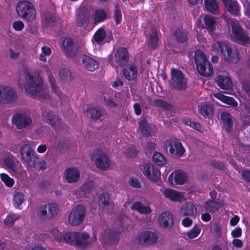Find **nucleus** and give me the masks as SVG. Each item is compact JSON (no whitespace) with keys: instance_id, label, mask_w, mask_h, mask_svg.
<instances>
[{"instance_id":"obj_1","label":"nucleus","mask_w":250,"mask_h":250,"mask_svg":"<svg viewBox=\"0 0 250 250\" xmlns=\"http://www.w3.org/2000/svg\"><path fill=\"white\" fill-rule=\"evenodd\" d=\"M89 237V235L88 233L78 232H67L62 236L65 243L83 249L91 246L96 242L97 238L95 235L90 241H87Z\"/></svg>"},{"instance_id":"obj_2","label":"nucleus","mask_w":250,"mask_h":250,"mask_svg":"<svg viewBox=\"0 0 250 250\" xmlns=\"http://www.w3.org/2000/svg\"><path fill=\"white\" fill-rule=\"evenodd\" d=\"M25 83L22 85L19 83L21 88H24V90L31 96H36L40 93L42 88V81L39 76H34L29 73L25 76Z\"/></svg>"},{"instance_id":"obj_3","label":"nucleus","mask_w":250,"mask_h":250,"mask_svg":"<svg viewBox=\"0 0 250 250\" xmlns=\"http://www.w3.org/2000/svg\"><path fill=\"white\" fill-rule=\"evenodd\" d=\"M194 58L197 70L200 75L208 77L212 74L213 67L202 51L196 50L194 53Z\"/></svg>"},{"instance_id":"obj_4","label":"nucleus","mask_w":250,"mask_h":250,"mask_svg":"<svg viewBox=\"0 0 250 250\" xmlns=\"http://www.w3.org/2000/svg\"><path fill=\"white\" fill-rule=\"evenodd\" d=\"M16 9L18 15L29 22H32L35 19L36 9L31 2L20 1L17 4Z\"/></svg>"},{"instance_id":"obj_5","label":"nucleus","mask_w":250,"mask_h":250,"mask_svg":"<svg viewBox=\"0 0 250 250\" xmlns=\"http://www.w3.org/2000/svg\"><path fill=\"white\" fill-rule=\"evenodd\" d=\"M230 24L234 41L243 45L250 43V37L247 31L240 25L239 21L234 19L230 21Z\"/></svg>"},{"instance_id":"obj_6","label":"nucleus","mask_w":250,"mask_h":250,"mask_svg":"<svg viewBox=\"0 0 250 250\" xmlns=\"http://www.w3.org/2000/svg\"><path fill=\"white\" fill-rule=\"evenodd\" d=\"M20 155L21 160L28 167L33 168L36 167L39 159L31 145L29 144L22 145L20 148Z\"/></svg>"},{"instance_id":"obj_7","label":"nucleus","mask_w":250,"mask_h":250,"mask_svg":"<svg viewBox=\"0 0 250 250\" xmlns=\"http://www.w3.org/2000/svg\"><path fill=\"white\" fill-rule=\"evenodd\" d=\"M59 211L58 205L55 203L42 205L37 208L36 215L41 220H49L56 216Z\"/></svg>"},{"instance_id":"obj_8","label":"nucleus","mask_w":250,"mask_h":250,"mask_svg":"<svg viewBox=\"0 0 250 250\" xmlns=\"http://www.w3.org/2000/svg\"><path fill=\"white\" fill-rule=\"evenodd\" d=\"M86 214L85 207L82 205L76 206L71 211L68 222L72 226H78L83 221Z\"/></svg>"},{"instance_id":"obj_9","label":"nucleus","mask_w":250,"mask_h":250,"mask_svg":"<svg viewBox=\"0 0 250 250\" xmlns=\"http://www.w3.org/2000/svg\"><path fill=\"white\" fill-rule=\"evenodd\" d=\"M170 75L169 83L173 88L183 90L187 88L186 80L181 70L172 68L170 71Z\"/></svg>"},{"instance_id":"obj_10","label":"nucleus","mask_w":250,"mask_h":250,"mask_svg":"<svg viewBox=\"0 0 250 250\" xmlns=\"http://www.w3.org/2000/svg\"><path fill=\"white\" fill-rule=\"evenodd\" d=\"M164 147L166 150L169 147L170 153L177 158L183 157L186 152L181 142L176 139L166 140L164 142Z\"/></svg>"},{"instance_id":"obj_11","label":"nucleus","mask_w":250,"mask_h":250,"mask_svg":"<svg viewBox=\"0 0 250 250\" xmlns=\"http://www.w3.org/2000/svg\"><path fill=\"white\" fill-rule=\"evenodd\" d=\"M92 159L95 162L98 168L102 170H107L110 165V161L106 154L102 150L97 148L92 155Z\"/></svg>"},{"instance_id":"obj_12","label":"nucleus","mask_w":250,"mask_h":250,"mask_svg":"<svg viewBox=\"0 0 250 250\" xmlns=\"http://www.w3.org/2000/svg\"><path fill=\"white\" fill-rule=\"evenodd\" d=\"M129 57L126 49L120 47L118 49L114 57L110 58L109 63L114 68L124 66L128 61Z\"/></svg>"},{"instance_id":"obj_13","label":"nucleus","mask_w":250,"mask_h":250,"mask_svg":"<svg viewBox=\"0 0 250 250\" xmlns=\"http://www.w3.org/2000/svg\"><path fill=\"white\" fill-rule=\"evenodd\" d=\"M12 123L18 129L28 128L32 123L31 116L26 113H17L12 117Z\"/></svg>"},{"instance_id":"obj_14","label":"nucleus","mask_w":250,"mask_h":250,"mask_svg":"<svg viewBox=\"0 0 250 250\" xmlns=\"http://www.w3.org/2000/svg\"><path fill=\"white\" fill-rule=\"evenodd\" d=\"M139 129L142 136L145 137L151 136L157 131L156 126L149 123L146 118L141 117L138 121Z\"/></svg>"},{"instance_id":"obj_15","label":"nucleus","mask_w":250,"mask_h":250,"mask_svg":"<svg viewBox=\"0 0 250 250\" xmlns=\"http://www.w3.org/2000/svg\"><path fill=\"white\" fill-rule=\"evenodd\" d=\"M61 49L65 55L69 58L75 57L78 51L77 44L69 37L65 38Z\"/></svg>"},{"instance_id":"obj_16","label":"nucleus","mask_w":250,"mask_h":250,"mask_svg":"<svg viewBox=\"0 0 250 250\" xmlns=\"http://www.w3.org/2000/svg\"><path fill=\"white\" fill-rule=\"evenodd\" d=\"M46 118L48 121L47 123L49 124L56 132H60L66 128V125L61 121V119L56 116L53 111L48 112Z\"/></svg>"},{"instance_id":"obj_17","label":"nucleus","mask_w":250,"mask_h":250,"mask_svg":"<svg viewBox=\"0 0 250 250\" xmlns=\"http://www.w3.org/2000/svg\"><path fill=\"white\" fill-rule=\"evenodd\" d=\"M98 201L99 205L106 213H110L112 212L114 208V202L108 193L104 192L100 194L98 197Z\"/></svg>"},{"instance_id":"obj_18","label":"nucleus","mask_w":250,"mask_h":250,"mask_svg":"<svg viewBox=\"0 0 250 250\" xmlns=\"http://www.w3.org/2000/svg\"><path fill=\"white\" fill-rule=\"evenodd\" d=\"M17 99V94L12 88L1 85V102L3 104H12Z\"/></svg>"},{"instance_id":"obj_19","label":"nucleus","mask_w":250,"mask_h":250,"mask_svg":"<svg viewBox=\"0 0 250 250\" xmlns=\"http://www.w3.org/2000/svg\"><path fill=\"white\" fill-rule=\"evenodd\" d=\"M143 173L146 178L153 182H158L160 178V172L153 164H145L143 167Z\"/></svg>"},{"instance_id":"obj_20","label":"nucleus","mask_w":250,"mask_h":250,"mask_svg":"<svg viewBox=\"0 0 250 250\" xmlns=\"http://www.w3.org/2000/svg\"><path fill=\"white\" fill-rule=\"evenodd\" d=\"M158 239V236L155 232L147 230L139 235L138 242L142 245L148 246L156 243Z\"/></svg>"},{"instance_id":"obj_21","label":"nucleus","mask_w":250,"mask_h":250,"mask_svg":"<svg viewBox=\"0 0 250 250\" xmlns=\"http://www.w3.org/2000/svg\"><path fill=\"white\" fill-rule=\"evenodd\" d=\"M90 14L86 9L79 10L76 17V23L78 26L85 28L89 23Z\"/></svg>"},{"instance_id":"obj_22","label":"nucleus","mask_w":250,"mask_h":250,"mask_svg":"<svg viewBox=\"0 0 250 250\" xmlns=\"http://www.w3.org/2000/svg\"><path fill=\"white\" fill-rule=\"evenodd\" d=\"M187 180L186 173L181 170H177L172 172L168 177V181L171 184L174 183L176 185H182Z\"/></svg>"},{"instance_id":"obj_23","label":"nucleus","mask_w":250,"mask_h":250,"mask_svg":"<svg viewBox=\"0 0 250 250\" xmlns=\"http://www.w3.org/2000/svg\"><path fill=\"white\" fill-rule=\"evenodd\" d=\"M220 118L223 127L227 132H230L233 130V121L232 116L228 112L223 111L221 113Z\"/></svg>"},{"instance_id":"obj_24","label":"nucleus","mask_w":250,"mask_h":250,"mask_svg":"<svg viewBox=\"0 0 250 250\" xmlns=\"http://www.w3.org/2000/svg\"><path fill=\"white\" fill-rule=\"evenodd\" d=\"M228 11L231 15L238 16L240 15V6L235 0H221Z\"/></svg>"},{"instance_id":"obj_25","label":"nucleus","mask_w":250,"mask_h":250,"mask_svg":"<svg viewBox=\"0 0 250 250\" xmlns=\"http://www.w3.org/2000/svg\"><path fill=\"white\" fill-rule=\"evenodd\" d=\"M64 174L65 176V179L68 183H76L80 179V171L75 167L67 168Z\"/></svg>"},{"instance_id":"obj_26","label":"nucleus","mask_w":250,"mask_h":250,"mask_svg":"<svg viewBox=\"0 0 250 250\" xmlns=\"http://www.w3.org/2000/svg\"><path fill=\"white\" fill-rule=\"evenodd\" d=\"M173 216L172 213L166 211L162 212L158 218V222L160 225L167 228L169 226L171 228L173 224Z\"/></svg>"},{"instance_id":"obj_27","label":"nucleus","mask_w":250,"mask_h":250,"mask_svg":"<svg viewBox=\"0 0 250 250\" xmlns=\"http://www.w3.org/2000/svg\"><path fill=\"white\" fill-rule=\"evenodd\" d=\"M138 68L134 63L128 64L123 69L125 77L129 81L135 79L137 76Z\"/></svg>"},{"instance_id":"obj_28","label":"nucleus","mask_w":250,"mask_h":250,"mask_svg":"<svg viewBox=\"0 0 250 250\" xmlns=\"http://www.w3.org/2000/svg\"><path fill=\"white\" fill-rule=\"evenodd\" d=\"M82 62L83 64V67L87 70L91 72L94 71L99 67V62L95 59L86 55H83Z\"/></svg>"},{"instance_id":"obj_29","label":"nucleus","mask_w":250,"mask_h":250,"mask_svg":"<svg viewBox=\"0 0 250 250\" xmlns=\"http://www.w3.org/2000/svg\"><path fill=\"white\" fill-rule=\"evenodd\" d=\"M87 115L94 121H97L105 113V111L102 107L89 106L86 109Z\"/></svg>"},{"instance_id":"obj_30","label":"nucleus","mask_w":250,"mask_h":250,"mask_svg":"<svg viewBox=\"0 0 250 250\" xmlns=\"http://www.w3.org/2000/svg\"><path fill=\"white\" fill-rule=\"evenodd\" d=\"M218 86L221 89L229 90L232 88L231 79L226 76L219 75L216 80Z\"/></svg>"},{"instance_id":"obj_31","label":"nucleus","mask_w":250,"mask_h":250,"mask_svg":"<svg viewBox=\"0 0 250 250\" xmlns=\"http://www.w3.org/2000/svg\"><path fill=\"white\" fill-rule=\"evenodd\" d=\"M163 194L166 198L172 201H180L182 199L180 192L170 188H165Z\"/></svg>"},{"instance_id":"obj_32","label":"nucleus","mask_w":250,"mask_h":250,"mask_svg":"<svg viewBox=\"0 0 250 250\" xmlns=\"http://www.w3.org/2000/svg\"><path fill=\"white\" fill-rule=\"evenodd\" d=\"M204 23L205 24L204 28L208 32H213L216 29L217 21L214 17L213 16L206 15L203 18Z\"/></svg>"},{"instance_id":"obj_33","label":"nucleus","mask_w":250,"mask_h":250,"mask_svg":"<svg viewBox=\"0 0 250 250\" xmlns=\"http://www.w3.org/2000/svg\"><path fill=\"white\" fill-rule=\"evenodd\" d=\"M158 34L157 30L151 29V34L150 35L147 43L148 46L153 50H155L158 46Z\"/></svg>"},{"instance_id":"obj_34","label":"nucleus","mask_w":250,"mask_h":250,"mask_svg":"<svg viewBox=\"0 0 250 250\" xmlns=\"http://www.w3.org/2000/svg\"><path fill=\"white\" fill-rule=\"evenodd\" d=\"M131 208L143 214H148L151 212V209L149 207L143 206L141 202L139 201L134 202Z\"/></svg>"},{"instance_id":"obj_35","label":"nucleus","mask_w":250,"mask_h":250,"mask_svg":"<svg viewBox=\"0 0 250 250\" xmlns=\"http://www.w3.org/2000/svg\"><path fill=\"white\" fill-rule=\"evenodd\" d=\"M204 207L207 211L213 213L220 208V204L213 199L208 200L206 202Z\"/></svg>"},{"instance_id":"obj_36","label":"nucleus","mask_w":250,"mask_h":250,"mask_svg":"<svg viewBox=\"0 0 250 250\" xmlns=\"http://www.w3.org/2000/svg\"><path fill=\"white\" fill-rule=\"evenodd\" d=\"M3 161L4 165L9 169L12 174L18 172V167L13 158L9 157H4Z\"/></svg>"},{"instance_id":"obj_37","label":"nucleus","mask_w":250,"mask_h":250,"mask_svg":"<svg viewBox=\"0 0 250 250\" xmlns=\"http://www.w3.org/2000/svg\"><path fill=\"white\" fill-rule=\"evenodd\" d=\"M107 13L103 9H98L95 11L93 15V19L95 23H100L106 19Z\"/></svg>"},{"instance_id":"obj_38","label":"nucleus","mask_w":250,"mask_h":250,"mask_svg":"<svg viewBox=\"0 0 250 250\" xmlns=\"http://www.w3.org/2000/svg\"><path fill=\"white\" fill-rule=\"evenodd\" d=\"M214 47L216 49L217 52H220L221 54L226 57V53L230 46H229L226 42L217 41L214 44Z\"/></svg>"},{"instance_id":"obj_39","label":"nucleus","mask_w":250,"mask_h":250,"mask_svg":"<svg viewBox=\"0 0 250 250\" xmlns=\"http://www.w3.org/2000/svg\"><path fill=\"white\" fill-rule=\"evenodd\" d=\"M173 36L179 42H185L188 40L187 32L182 29H176Z\"/></svg>"},{"instance_id":"obj_40","label":"nucleus","mask_w":250,"mask_h":250,"mask_svg":"<svg viewBox=\"0 0 250 250\" xmlns=\"http://www.w3.org/2000/svg\"><path fill=\"white\" fill-rule=\"evenodd\" d=\"M205 6L212 14H216L218 12V6L216 0H205Z\"/></svg>"},{"instance_id":"obj_41","label":"nucleus","mask_w":250,"mask_h":250,"mask_svg":"<svg viewBox=\"0 0 250 250\" xmlns=\"http://www.w3.org/2000/svg\"><path fill=\"white\" fill-rule=\"evenodd\" d=\"M154 163L158 166H163L166 163L165 157L161 153L155 151L152 156Z\"/></svg>"},{"instance_id":"obj_42","label":"nucleus","mask_w":250,"mask_h":250,"mask_svg":"<svg viewBox=\"0 0 250 250\" xmlns=\"http://www.w3.org/2000/svg\"><path fill=\"white\" fill-rule=\"evenodd\" d=\"M106 37V33L104 28H99L94 33L93 39L94 41L99 43L103 42Z\"/></svg>"},{"instance_id":"obj_43","label":"nucleus","mask_w":250,"mask_h":250,"mask_svg":"<svg viewBox=\"0 0 250 250\" xmlns=\"http://www.w3.org/2000/svg\"><path fill=\"white\" fill-rule=\"evenodd\" d=\"M225 57L228 62L236 63L239 61L238 54L236 51H233L231 47Z\"/></svg>"},{"instance_id":"obj_44","label":"nucleus","mask_w":250,"mask_h":250,"mask_svg":"<svg viewBox=\"0 0 250 250\" xmlns=\"http://www.w3.org/2000/svg\"><path fill=\"white\" fill-rule=\"evenodd\" d=\"M121 232L117 230L109 229L107 232V237L111 243L118 242L120 239Z\"/></svg>"},{"instance_id":"obj_45","label":"nucleus","mask_w":250,"mask_h":250,"mask_svg":"<svg viewBox=\"0 0 250 250\" xmlns=\"http://www.w3.org/2000/svg\"><path fill=\"white\" fill-rule=\"evenodd\" d=\"M183 211L185 216H193L197 212V208L192 204H187L184 206Z\"/></svg>"},{"instance_id":"obj_46","label":"nucleus","mask_w":250,"mask_h":250,"mask_svg":"<svg viewBox=\"0 0 250 250\" xmlns=\"http://www.w3.org/2000/svg\"><path fill=\"white\" fill-rule=\"evenodd\" d=\"M20 216L18 214L11 213L7 216L4 220V224L8 227L13 226L15 222L20 218Z\"/></svg>"},{"instance_id":"obj_47","label":"nucleus","mask_w":250,"mask_h":250,"mask_svg":"<svg viewBox=\"0 0 250 250\" xmlns=\"http://www.w3.org/2000/svg\"><path fill=\"white\" fill-rule=\"evenodd\" d=\"M60 76L63 82H70L73 79L72 73L66 68H63L60 70Z\"/></svg>"},{"instance_id":"obj_48","label":"nucleus","mask_w":250,"mask_h":250,"mask_svg":"<svg viewBox=\"0 0 250 250\" xmlns=\"http://www.w3.org/2000/svg\"><path fill=\"white\" fill-rule=\"evenodd\" d=\"M200 113L204 116H208L213 112V106L208 104L202 105L199 109Z\"/></svg>"},{"instance_id":"obj_49","label":"nucleus","mask_w":250,"mask_h":250,"mask_svg":"<svg viewBox=\"0 0 250 250\" xmlns=\"http://www.w3.org/2000/svg\"><path fill=\"white\" fill-rule=\"evenodd\" d=\"M153 103L155 106L161 107L165 110H169L171 108V105L169 104L162 100H154Z\"/></svg>"},{"instance_id":"obj_50","label":"nucleus","mask_w":250,"mask_h":250,"mask_svg":"<svg viewBox=\"0 0 250 250\" xmlns=\"http://www.w3.org/2000/svg\"><path fill=\"white\" fill-rule=\"evenodd\" d=\"M1 180L9 188L12 187L15 183L14 179L5 173H1Z\"/></svg>"},{"instance_id":"obj_51","label":"nucleus","mask_w":250,"mask_h":250,"mask_svg":"<svg viewBox=\"0 0 250 250\" xmlns=\"http://www.w3.org/2000/svg\"><path fill=\"white\" fill-rule=\"evenodd\" d=\"M114 19L116 25H118L121 23L122 15L121 10L118 4L115 5L114 14Z\"/></svg>"},{"instance_id":"obj_52","label":"nucleus","mask_w":250,"mask_h":250,"mask_svg":"<svg viewBox=\"0 0 250 250\" xmlns=\"http://www.w3.org/2000/svg\"><path fill=\"white\" fill-rule=\"evenodd\" d=\"M200 231V228L197 225H195L190 231L187 233V235L189 238L193 239L199 235Z\"/></svg>"},{"instance_id":"obj_53","label":"nucleus","mask_w":250,"mask_h":250,"mask_svg":"<svg viewBox=\"0 0 250 250\" xmlns=\"http://www.w3.org/2000/svg\"><path fill=\"white\" fill-rule=\"evenodd\" d=\"M23 194L21 192H16L13 197V202L16 207H19L24 202Z\"/></svg>"},{"instance_id":"obj_54","label":"nucleus","mask_w":250,"mask_h":250,"mask_svg":"<svg viewBox=\"0 0 250 250\" xmlns=\"http://www.w3.org/2000/svg\"><path fill=\"white\" fill-rule=\"evenodd\" d=\"M37 99L43 103H47L50 99V96L47 90L43 89L37 96Z\"/></svg>"},{"instance_id":"obj_55","label":"nucleus","mask_w":250,"mask_h":250,"mask_svg":"<svg viewBox=\"0 0 250 250\" xmlns=\"http://www.w3.org/2000/svg\"><path fill=\"white\" fill-rule=\"evenodd\" d=\"M94 183L92 181H88L85 182L81 187L82 190L85 192H89L92 190Z\"/></svg>"},{"instance_id":"obj_56","label":"nucleus","mask_w":250,"mask_h":250,"mask_svg":"<svg viewBox=\"0 0 250 250\" xmlns=\"http://www.w3.org/2000/svg\"><path fill=\"white\" fill-rule=\"evenodd\" d=\"M45 22L49 25H53L56 22L55 16L49 13H47L45 16Z\"/></svg>"},{"instance_id":"obj_57","label":"nucleus","mask_w":250,"mask_h":250,"mask_svg":"<svg viewBox=\"0 0 250 250\" xmlns=\"http://www.w3.org/2000/svg\"><path fill=\"white\" fill-rule=\"evenodd\" d=\"M223 103L233 107H236L238 105V103L233 98L227 96H226Z\"/></svg>"},{"instance_id":"obj_58","label":"nucleus","mask_w":250,"mask_h":250,"mask_svg":"<svg viewBox=\"0 0 250 250\" xmlns=\"http://www.w3.org/2000/svg\"><path fill=\"white\" fill-rule=\"evenodd\" d=\"M12 26L16 31H21L24 27V24L22 21H17L13 22Z\"/></svg>"},{"instance_id":"obj_59","label":"nucleus","mask_w":250,"mask_h":250,"mask_svg":"<svg viewBox=\"0 0 250 250\" xmlns=\"http://www.w3.org/2000/svg\"><path fill=\"white\" fill-rule=\"evenodd\" d=\"M49 83L51 85L52 90L53 92L59 95V91L58 90V87L57 85H56V81L55 79L52 77H49Z\"/></svg>"},{"instance_id":"obj_60","label":"nucleus","mask_w":250,"mask_h":250,"mask_svg":"<svg viewBox=\"0 0 250 250\" xmlns=\"http://www.w3.org/2000/svg\"><path fill=\"white\" fill-rule=\"evenodd\" d=\"M211 165L214 167L220 169L221 170H225L226 169L225 166L223 163L217 161H213L211 162Z\"/></svg>"},{"instance_id":"obj_61","label":"nucleus","mask_w":250,"mask_h":250,"mask_svg":"<svg viewBox=\"0 0 250 250\" xmlns=\"http://www.w3.org/2000/svg\"><path fill=\"white\" fill-rule=\"evenodd\" d=\"M156 147V144L149 141L146 143L145 146V149L149 152H152L154 151Z\"/></svg>"},{"instance_id":"obj_62","label":"nucleus","mask_w":250,"mask_h":250,"mask_svg":"<svg viewBox=\"0 0 250 250\" xmlns=\"http://www.w3.org/2000/svg\"><path fill=\"white\" fill-rule=\"evenodd\" d=\"M138 151L136 147L133 146L129 147L127 151V155L130 157H134L137 155Z\"/></svg>"},{"instance_id":"obj_63","label":"nucleus","mask_w":250,"mask_h":250,"mask_svg":"<svg viewBox=\"0 0 250 250\" xmlns=\"http://www.w3.org/2000/svg\"><path fill=\"white\" fill-rule=\"evenodd\" d=\"M242 234V230L241 228L238 227L233 230H232L231 232V235L233 238H237L241 236Z\"/></svg>"},{"instance_id":"obj_64","label":"nucleus","mask_w":250,"mask_h":250,"mask_svg":"<svg viewBox=\"0 0 250 250\" xmlns=\"http://www.w3.org/2000/svg\"><path fill=\"white\" fill-rule=\"evenodd\" d=\"M242 87L245 92L250 94V80H245L242 83Z\"/></svg>"}]
</instances>
